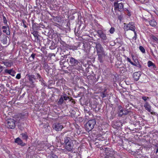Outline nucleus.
<instances>
[{
  "mask_svg": "<svg viewBox=\"0 0 158 158\" xmlns=\"http://www.w3.org/2000/svg\"><path fill=\"white\" fill-rule=\"evenodd\" d=\"M96 123V120L94 119L89 120L85 125L86 130L88 131H91L94 128Z\"/></svg>",
  "mask_w": 158,
  "mask_h": 158,
  "instance_id": "obj_2",
  "label": "nucleus"
},
{
  "mask_svg": "<svg viewBox=\"0 0 158 158\" xmlns=\"http://www.w3.org/2000/svg\"><path fill=\"white\" fill-rule=\"evenodd\" d=\"M139 49L142 53H144L145 52V50L142 46H140L139 47Z\"/></svg>",
  "mask_w": 158,
  "mask_h": 158,
  "instance_id": "obj_25",
  "label": "nucleus"
},
{
  "mask_svg": "<svg viewBox=\"0 0 158 158\" xmlns=\"http://www.w3.org/2000/svg\"><path fill=\"white\" fill-rule=\"evenodd\" d=\"M3 70V67L0 65V72H1Z\"/></svg>",
  "mask_w": 158,
  "mask_h": 158,
  "instance_id": "obj_37",
  "label": "nucleus"
},
{
  "mask_svg": "<svg viewBox=\"0 0 158 158\" xmlns=\"http://www.w3.org/2000/svg\"><path fill=\"white\" fill-rule=\"evenodd\" d=\"M97 33L98 34L99 37L103 40H106L107 39V37L106 34L104 33L102 31L99 30L97 31Z\"/></svg>",
  "mask_w": 158,
  "mask_h": 158,
  "instance_id": "obj_8",
  "label": "nucleus"
},
{
  "mask_svg": "<svg viewBox=\"0 0 158 158\" xmlns=\"http://www.w3.org/2000/svg\"><path fill=\"white\" fill-rule=\"evenodd\" d=\"M101 96L102 98H104L106 97V95L104 93H102L101 94Z\"/></svg>",
  "mask_w": 158,
  "mask_h": 158,
  "instance_id": "obj_34",
  "label": "nucleus"
},
{
  "mask_svg": "<svg viewBox=\"0 0 158 158\" xmlns=\"http://www.w3.org/2000/svg\"><path fill=\"white\" fill-rule=\"evenodd\" d=\"M7 126L10 129H14L15 126V121L13 119H9L7 121Z\"/></svg>",
  "mask_w": 158,
  "mask_h": 158,
  "instance_id": "obj_5",
  "label": "nucleus"
},
{
  "mask_svg": "<svg viewBox=\"0 0 158 158\" xmlns=\"http://www.w3.org/2000/svg\"><path fill=\"white\" fill-rule=\"evenodd\" d=\"M125 29L127 31L131 30L133 31L135 34V35L133 38L135 39H136L137 34L135 31V27L133 22H131L128 23L126 27H125Z\"/></svg>",
  "mask_w": 158,
  "mask_h": 158,
  "instance_id": "obj_3",
  "label": "nucleus"
},
{
  "mask_svg": "<svg viewBox=\"0 0 158 158\" xmlns=\"http://www.w3.org/2000/svg\"><path fill=\"white\" fill-rule=\"evenodd\" d=\"M127 60L128 62H129L132 65L135 66H137L133 62H132L131 61V60L128 57H127Z\"/></svg>",
  "mask_w": 158,
  "mask_h": 158,
  "instance_id": "obj_23",
  "label": "nucleus"
},
{
  "mask_svg": "<svg viewBox=\"0 0 158 158\" xmlns=\"http://www.w3.org/2000/svg\"><path fill=\"white\" fill-rule=\"evenodd\" d=\"M155 13L157 15H158V10H156L155 11Z\"/></svg>",
  "mask_w": 158,
  "mask_h": 158,
  "instance_id": "obj_38",
  "label": "nucleus"
},
{
  "mask_svg": "<svg viewBox=\"0 0 158 158\" xmlns=\"http://www.w3.org/2000/svg\"><path fill=\"white\" fill-rule=\"evenodd\" d=\"M110 153H108L106 154V155H107L106 156H109L110 155V154H110Z\"/></svg>",
  "mask_w": 158,
  "mask_h": 158,
  "instance_id": "obj_39",
  "label": "nucleus"
},
{
  "mask_svg": "<svg viewBox=\"0 0 158 158\" xmlns=\"http://www.w3.org/2000/svg\"><path fill=\"white\" fill-rule=\"evenodd\" d=\"M35 55V54L32 53L30 57V59H31V60H33L34 59Z\"/></svg>",
  "mask_w": 158,
  "mask_h": 158,
  "instance_id": "obj_26",
  "label": "nucleus"
},
{
  "mask_svg": "<svg viewBox=\"0 0 158 158\" xmlns=\"http://www.w3.org/2000/svg\"><path fill=\"white\" fill-rule=\"evenodd\" d=\"M73 146V141H70L69 143L66 144L65 148L68 151H71L72 150Z\"/></svg>",
  "mask_w": 158,
  "mask_h": 158,
  "instance_id": "obj_9",
  "label": "nucleus"
},
{
  "mask_svg": "<svg viewBox=\"0 0 158 158\" xmlns=\"http://www.w3.org/2000/svg\"><path fill=\"white\" fill-rule=\"evenodd\" d=\"M35 79V75H29V80L30 82L31 83V87H34L35 86V84L33 83L34 82L32 79Z\"/></svg>",
  "mask_w": 158,
  "mask_h": 158,
  "instance_id": "obj_10",
  "label": "nucleus"
},
{
  "mask_svg": "<svg viewBox=\"0 0 158 158\" xmlns=\"http://www.w3.org/2000/svg\"><path fill=\"white\" fill-rule=\"evenodd\" d=\"M156 152V153H157L158 152V149H157Z\"/></svg>",
  "mask_w": 158,
  "mask_h": 158,
  "instance_id": "obj_40",
  "label": "nucleus"
},
{
  "mask_svg": "<svg viewBox=\"0 0 158 158\" xmlns=\"http://www.w3.org/2000/svg\"><path fill=\"white\" fill-rule=\"evenodd\" d=\"M21 77V75L20 74H18L16 77V78L17 79H19Z\"/></svg>",
  "mask_w": 158,
  "mask_h": 158,
  "instance_id": "obj_30",
  "label": "nucleus"
},
{
  "mask_svg": "<svg viewBox=\"0 0 158 158\" xmlns=\"http://www.w3.org/2000/svg\"><path fill=\"white\" fill-rule=\"evenodd\" d=\"M63 98L64 99V100H66L68 99L69 98V97L67 96H64Z\"/></svg>",
  "mask_w": 158,
  "mask_h": 158,
  "instance_id": "obj_35",
  "label": "nucleus"
},
{
  "mask_svg": "<svg viewBox=\"0 0 158 158\" xmlns=\"http://www.w3.org/2000/svg\"><path fill=\"white\" fill-rule=\"evenodd\" d=\"M70 141H72L70 139L69 137H67L64 138V141L66 144L69 143L70 142Z\"/></svg>",
  "mask_w": 158,
  "mask_h": 158,
  "instance_id": "obj_20",
  "label": "nucleus"
},
{
  "mask_svg": "<svg viewBox=\"0 0 158 158\" xmlns=\"http://www.w3.org/2000/svg\"><path fill=\"white\" fill-rule=\"evenodd\" d=\"M22 135L23 139L25 140H27L28 138V136L25 133H22L21 134Z\"/></svg>",
  "mask_w": 158,
  "mask_h": 158,
  "instance_id": "obj_22",
  "label": "nucleus"
},
{
  "mask_svg": "<svg viewBox=\"0 0 158 158\" xmlns=\"http://www.w3.org/2000/svg\"><path fill=\"white\" fill-rule=\"evenodd\" d=\"M114 10H115L121 11L123 10V6L122 3H119L118 4L117 2H115L114 3Z\"/></svg>",
  "mask_w": 158,
  "mask_h": 158,
  "instance_id": "obj_6",
  "label": "nucleus"
},
{
  "mask_svg": "<svg viewBox=\"0 0 158 158\" xmlns=\"http://www.w3.org/2000/svg\"><path fill=\"white\" fill-rule=\"evenodd\" d=\"M49 157V158H57V156L54 154L51 155Z\"/></svg>",
  "mask_w": 158,
  "mask_h": 158,
  "instance_id": "obj_29",
  "label": "nucleus"
},
{
  "mask_svg": "<svg viewBox=\"0 0 158 158\" xmlns=\"http://www.w3.org/2000/svg\"><path fill=\"white\" fill-rule=\"evenodd\" d=\"M98 56V60L101 63L102 62L103 58L106 56L105 52H103L101 53L97 54Z\"/></svg>",
  "mask_w": 158,
  "mask_h": 158,
  "instance_id": "obj_11",
  "label": "nucleus"
},
{
  "mask_svg": "<svg viewBox=\"0 0 158 158\" xmlns=\"http://www.w3.org/2000/svg\"><path fill=\"white\" fill-rule=\"evenodd\" d=\"M3 23L6 24L7 23V20L6 19V18L4 16H3Z\"/></svg>",
  "mask_w": 158,
  "mask_h": 158,
  "instance_id": "obj_28",
  "label": "nucleus"
},
{
  "mask_svg": "<svg viewBox=\"0 0 158 158\" xmlns=\"http://www.w3.org/2000/svg\"><path fill=\"white\" fill-rule=\"evenodd\" d=\"M4 72L5 73L9 74L12 76H15V72L12 69L10 70L6 69L5 70Z\"/></svg>",
  "mask_w": 158,
  "mask_h": 158,
  "instance_id": "obj_13",
  "label": "nucleus"
},
{
  "mask_svg": "<svg viewBox=\"0 0 158 158\" xmlns=\"http://www.w3.org/2000/svg\"><path fill=\"white\" fill-rule=\"evenodd\" d=\"M95 44V48L96 50L97 54L105 52L104 49L100 44L96 43Z\"/></svg>",
  "mask_w": 158,
  "mask_h": 158,
  "instance_id": "obj_4",
  "label": "nucleus"
},
{
  "mask_svg": "<svg viewBox=\"0 0 158 158\" xmlns=\"http://www.w3.org/2000/svg\"><path fill=\"white\" fill-rule=\"evenodd\" d=\"M2 29L3 30V32L6 33L7 35H9L10 34V32L9 31V28L8 27L6 26H3Z\"/></svg>",
  "mask_w": 158,
  "mask_h": 158,
  "instance_id": "obj_15",
  "label": "nucleus"
},
{
  "mask_svg": "<svg viewBox=\"0 0 158 158\" xmlns=\"http://www.w3.org/2000/svg\"><path fill=\"white\" fill-rule=\"evenodd\" d=\"M33 34L34 37H37L38 34L36 32H34V31L33 33Z\"/></svg>",
  "mask_w": 158,
  "mask_h": 158,
  "instance_id": "obj_33",
  "label": "nucleus"
},
{
  "mask_svg": "<svg viewBox=\"0 0 158 158\" xmlns=\"http://www.w3.org/2000/svg\"><path fill=\"white\" fill-rule=\"evenodd\" d=\"M148 66L149 67H152L154 69L156 68L155 64L151 61H149L148 62Z\"/></svg>",
  "mask_w": 158,
  "mask_h": 158,
  "instance_id": "obj_18",
  "label": "nucleus"
},
{
  "mask_svg": "<svg viewBox=\"0 0 158 158\" xmlns=\"http://www.w3.org/2000/svg\"><path fill=\"white\" fill-rule=\"evenodd\" d=\"M144 107L146 110L148 111L149 112H151V107L149 104L147 102H146L145 103L144 105Z\"/></svg>",
  "mask_w": 158,
  "mask_h": 158,
  "instance_id": "obj_16",
  "label": "nucleus"
},
{
  "mask_svg": "<svg viewBox=\"0 0 158 158\" xmlns=\"http://www.w3.org/2000/svg\"><path fill=\"white\" fill-rule=\"evenodd\" d=\"M148 23L150 25L153 27H154L156 26L157 24V23L156 21L154 19L148 21Z\"/></svg>",
  "mask_w": 158,
  "mask_h": 158,
  "instance_id": "obj_19",
  "label": "nucleus"
},
{
  "mask_svg": "<svg viewBox=\"0 0 158 158\" xmlns=\"http://www.w3.org/2000/svg\"><path fill=\"white\" fill-rule=\"evenodd\" d=\"M37 78L39 79L40 80V81H41V77L40 75L39 74H38V73H37Z\"/></svg>",
  "mask_w": 158,
  "mask_h": 158,
  "instance_id": "obj_32",
  "label": "nucleus"
},
{
  "mask_svg": "<svg viewBox=\"0 0 158 158\" xmlns=\"http://www.w3.org/2000/svg\"><path fill=\"white\" fill-rule=\"evenodd\" d=\"M142 98L144 101H146L148 99V97H146V96H143L142 97Z\"/></svg>",
  "mask_w": 158,
  "mask_h": 158,
  "instance_id": "obj_31",
  "label": "nucleus"
},
{
  "mask_svg": "<svg viewBox=\"0 0 158 158\" xmlns=\"http://www.w3.org/2000/svg\"><path fill=\"white\" fill-rule=\"evenodd\" d=\"M1 41L4 44H6L7 43V38L6 35H4L2 38Z\"/></svg>",
  "mask_w": 158,
  "mask_h": 158,
  "instance_id": "obj_17",
  "label": "nucleus"
},
{
  "mask_svg": "<svg viewBox=\"0 0 158 158\" xmlns=\"http://www.w3.org/2000/svg\"><path fill=\"white\" fill-rule=\"evenodd\" d=\"M114 31V27H111L109 30L110 33L111 34H113Z\"/></svg>",
  "mask_w": 158,
  "mask_h": 158,
  "instance_id": "obj_27",
  "label": "nucleus"
},
{
  "mask_svg": "<svg viewBox=\"0 0 158 158\" xmlns=\"http://www.w3.org/2000/svg\"><path fill=\"white\" fill-rule=\"evenodd\" d=\"M152 38L154 40L156 41H157L158 40L157 38L156 37L153 36V37Z\"/></svg>",
  "mask_w": 158,
  "mask_h": 158,
  "instance_id": "obj_36",
  "label": "nucleus"
},
{
  "mask_svg": "<svg viewBox=\"0 0 158 158\" xmlns=\"http://www.w3.org/2000/svg\"><path fill=\"white\" fill-rule=\"evenodd\" d=\"M15 143H17L18 145L23 146L24 144L23 143L22 141L19 138H17L15 139Z\"/></svg>",
  "mask_w": 158,
  "mask_h": 158,
  "instance_id": "obj_14",
  "label": "nucleus"
},
{
  "mask_svg": "<svg viewBox=\"0 0 158 158\" xmlns=\"http://www.w3.org/2000/svg\"><path fill=\"white\" fill-rule=\"evenodd\" d=\"M69 62L70 64L73 66L74 68L77 70H79L81 67V65L77 60L73 57L70 58Z\"/></svg>",
  "mask_w": 158,
  "mask_h": 158,
  "instance_id": "obj_1",
  "label": "nucleus"
},
{
  "mask_svg": "<svg viewBox=\"0 0 158 158\" xmlns=\"http://www.w3.org/2000/svg\"><path fill=\"white\" fill-rule=\"evenodd\" d=\"M53 128L56 131H59L61 130L63 128V127L61 124L56 123L53 125Z\"/></svg>",
  "mask_w": 158,
  "mask_h": 158,
  "instance_id": "obj_7",
  "label": "nucleus"
},
{
  "mask_svg": "<svg viewBox=\"0 0 158 158\" xmlns=\"http://www.w3.org/2000/svg\"><path fill=\"white\" fill-rule=\"evenodd\" d=\"M141 76V73L140 72H138L135 73L133 74V77L136 81H138Z\"/></svg>",
  "mask_w": 158,
  "mask_h": 158,
  "instance_id": "obj_12",
  "label": "nucleus"
},
{
  "mask_svg": "<svg viewBox=\"0 0 158 158\" xmlns=\"http://www.w3.org/2000/svg\"><path fill=\"white\" fill-rule=\"evenodd\" d=\"M24 27H27V26H26V25H25L24 26Z\"/></svg>",
  "mask_w": 158,
  "mask_h": 158,
  "instance_id": "obj_41",
  "label": "nucleus"
},
{
  "mask_svg": "<svg viewBox=\"0 0 158 158\" xmlns=\"http://www.w3.org/2000/svg\"><path fill=\"white\" fill-rule=\"evenodd\" d=\"M64 101V99L62 97H61V98L60 99L58 103L59 104H62Z\"/></svg>",
  "mask_w": 158,
  "mask_h": 158,
  "instance_id": "obj_24",
  "label": "nucleus"
},
{
  "mask_svg": "<svg viewBox=\"0 0 158 158\" xmlns=\"http://www.w3.org/2000/svg\"><path fill=\"white\" fill-rule=\"evenodd\" d=\"M3 63L7 67H10L11 66V64L8 61H3Z\"/></svg>",
  "mask_w": 158,
  "mask_h": 158,
  "instance_id": "obj_21",
  "label": "nucleus"
}]
</instances>
